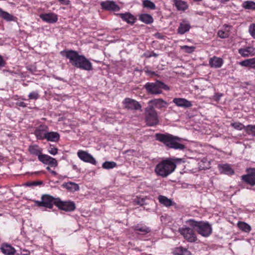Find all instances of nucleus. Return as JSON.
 <instances>
[{"mask_svg": "<svg viewBox=\"0 0 255 255\" xmlns=\"http://www.w3.org/2000/svg\"><path fill=\"white\" fill-rule=\"evenodd\" d=\"M52 196L45 194L41 197V201H35V204L39 207H45L46 208L52 209L53 205H55V200Z\"/></svg>", "mask_w": 255, "mask_h": 255, "instance_id": "nucleus-8", "label": "nucleus"}, {"mask_svg": "<svg viewBox=\"0 0 255 255\" xmlns=\"http://www.w3.org/2000/svg\"><path fill=\"white\" fill-rule=\"evenodd\" d=\"M142 4L144 7L153 10L156 8L155 4L149 0H143L142 1Z\"/></svg>", "mask_w": 255, "mask_h": 255, "instance_id": "nucleus-36", "label": "nucleus"}, {"mask_svg": "<svg viewBox=\"0 0 255 255\" xmlns=\"http://www.w3.org/2000/svg\"><path fill=\"white\" fill-rule=\"evenodd\" d=\"M125 108L128 110L141 111V106L139 103L135 100L126 98L123 102Z\"/></svg>", "mask_w": 255, "mask_h": 255, "instance_id": "nucleus-10", "label": "nucleus"}, {"mask_svg": "<svg viewBox=\"0 0 255 255\" xmlns=\"http://www.w3.org/2000/svg\"><path fill=\"white\" fill-rule=\"evenodd\" d=\"M39 95L38 92L34 91L29 93L28 98L30 100H36L38 99Z\"/></svg>", "mask_w": 255, "mask_h": 255, "instance_id": "nucleus-44", "label": "nucleus"}, {"mask_svg": "<svg viewBox=\"0 0 255 255\" xmlns=\"http://www.w3.org/2000/svg\"><path fill=\"white\" fill-rule=\"evenodd\" d=\"M0 17L6 21H16L17 18L0 8Z\"/></svg>", "mask_w": 255, "mask_h": 255, "instance_id": "nucleus-20", "label": "nucleus"}, {"mask_svg": "<svg viewBox=\"0 0 255 255\" xmlns=\"http://www.w3.org/2000/svg\"><path fill=\"white\" fill-rule=\"evenodd\" d=\"M73 168L74 169H76L77 168L76 165H74L73 166Z\"/></svg>", "mask_w": 255, "mask_h": 255, "instance_id": "nucleus-58", "label": "nucleus"}, {"mask_svg": "<svg viewBox=\"0 0 255 255\" xmlns=\"http://www.w3.org/2000/svg\"><path fill=\"white\" fill-rule=\"evenodd\" d=\"M134 202L137 204L139 205L140 206H143L145 204V199L144 198H136L134 200Z\"/></svg>", "mask_w": 255, "mask_h": 255, "instance_id": "nucleus-45", "label": "nucleus"}, {"mask_svg": "<svg viewBox=\"0 0 255 255\" xmlns=\"http://www.w3.org/2000/svg\"><path fill=\"white\" fill-rule=\"evenodd\" d=\"M247 175L252 177H255V168H251L247 169Z\"/></svg>", "mask_w": 255, "mask_h": 255, "instance_id": "nucleus-48", "label": "nucleus"}, {"mask_svg": "<svg viewBox=\"0 0 255 255\" xmlns=\"http://www.w3.org/2000/svg\"><path fill=\"white\" fill-rule=\"evenodd\" d=\"M62 186L71 192H75L79 190V185L74 182H69L63 184Z\"/></svg>", "mask_w": 255, "mask_h": 255, "instance_id": "nucleus-26", "label": "nucleus"}, {"mask_svg": "<svg viewBox=\"0 0 255 255\" xmlns=\"http://www.w3.org/2000/svg\"><path fill=\"white\" fill-rule=\"evenodd\" d=\"M62 56L69 60V62L74 67L86 71L92 70L91 62L82 55L73 50H63L60 52Z\"/></svg>", "mask_w": 255, "mask_h": 255, "instance_id": "nucleus-1", "label": "nucleus"}, {"mask_svg": "<svg viewBox=\"0 0 255 255\" xmlns=\"http://www.w3.org/2000/svg\"><path fill=\"white\" fill-rule=\"evenodd\" d=\"M18 105L20 107H26V104L23 102H19L18 103Z\"/></svg>", "mask_w": 255, "mask_h": 255, "instance_id": "nucleus-56", "label": "nucleus"}, {"mask_svg": "<svg viewBox=\"0 0 255 255\" xmlns=\"http://www.w3.org/2000/svg\"><path fill=\"white\" fill-rule=\"evenodd\" d=\"M176 167V165L173 161L170 159H166L158 163L154 171L157 175L164 178L171 174Z\"/></svg>", "mask_w": 255, "mask_h": 255, "instance_id": "nucleus-3", "label": "nucleus"}, {"mask_svg": "<svg viewBox=\"0 0 255 255\" xmlns=\"http://www.w3.org/2000/svg\"><path fill=\"white\" fill-rule=\"evenodd\" d=\"M102 8L113 11H119L120 7L113 1H106L101 3Z\"/></svg>", "mask_w": 255, "mask_h": 255, "instance_id": "nucleus-14", "label": "nucleus"}, {"mask_svg": "<svg viewBox=\"0 0 255 255\" xmlns=\"http://www.w3.org/2000/svg\"><path fill=\"white\" fill-rule=\"evenodd\" d=\"M39 16L43 21L50 23H55L58 20L57 15L53 13L41 14Z\"/></svg>", "mask_w": 255, "mask_h": 255, "instance_id": "nucleus-16", "label": "nucleus"}, {"mask_svg": "<svg viewBox=\"0 0 255 255\" xmlns=\"http://www.w3.org/2000/svg\"><path fill=\"white\" fill-rule=\"evenodd\" d=\"M144 56H145L146 58H150L152 56L154 57H157L158 56V54L154 52V51L146 52L144 54Z\"/></svg>", "mask_w": 255, "mask_h": 255, "instance_id": "nucleus-47", "label": "nucleus"}, {"mask_svg": "<svg viewBox=\"0 0 255 255\" xmlns=\"http://www.w3.org/2000/svg\"><path fill=\"white\" fill-rule=\"evenodd\" d=\"M48 165L51 167H56L58 165L57 161L55 158L51 157L50 158Z\"/></svg>", "mask_w": 255, "mask_h": 255, "instance_id": "nucleus-46", "label": "nucleus"}, {"mask_svg": "<svg viewBox=\"0 0 255 255\" xmlns=\"http://www.w3.org/2000/svg\"><path fill=\"white\" fill-rule=\"evenodd\" d=\"M229 0H221V2H226V1H228Z\"/></svg>", "mask_w": 255, "mask_h": 255, "instance_id": "nucleus-57", "label": "nucleus"}, {"mask_svg": "<svg viewBox=\"0 0 255 255\" xmlns=\"http://www.w3.org/2000/svg\"><path fill=\"white\" fill-rule=\"evenodd\" d=\"M120 17L125 21L127 22L128 23L133 24L134 22V16L128 13H120Z\"/></svg>", "mask_w": 255, "mask_h": 255, "instance_id": "nucleus-30", "label": "nucleus"}, {"mask_svg": "<svg viewBox=\"0 0 255 255\" xmlns=\"http://www.w3.org/2000/svg\"><path fill=\"white\" fill-rule=\"evenodd\" d=\"M219 170L221 173L227 175H232L234 173V170L231 168L230 165L226 164L220 165L219 166Z\"/></svg>", "mask_w": 255, "mask_h": 255, "instance_id": "nucleus-23", "label": "nucleus"}, {"mask_svg": "<svg viewBox=\"0 0 255 255\" xmlns=\"http://www.w3.org/2000/svg\"><path fill=\"white\" fill-rule=\"evenodd\" d=\"M117 166L114 161H105L102 164V167L106 169H113Z\"/></svg>", "mask_w": 255, "mask_h": 255, "instance_id": "nucleus-37", "label": "nucleus"}, {"mask_svg": "<svg viewBox=\"0 0 255 255\" xmlns=\"http://www.w3.org/2000/svg\"><path fill=\"white\" fill-rule=\"evenodd\" d=\"M148 106H152L153 108L155 107L157 109H161L162 108H165L167 103L162 99H157L149 101L148 102Z\"/></svg>", "mask_w": 255, "mask_h": 255, "instance_id": "nucleus-13", "label": "nucleus"}, {"mask_svg": "<svg viewBox=\"0 0 255 255\" xmlns=\"http://www.w3.org/2000/svg\"><path fill=\"white\" fill-rule=\"evenodd\" d=\"M46 169H47L48 171H50L52 174H53V175H56V174H57V173H56L55 171H53V170H51L49 166H47V167H46Z\"/></svg>", "mask_w": 255, "mask_h": 255, "instance_id": "nucleus-55", "label": "nucleus"}, {"mask_svg": "<svg viewBox=\"0 0 255 255\" xmlns=\"http://www.w3.org/2000/svg\"><path fill=\"white\" fill-rule=\"evenodd\" d=\"M191 228L183 226L182 227L178 229V232L187 242L194 243L197 241V238L195 231Z\"/></svg>", "mask_w": 255, "mask_h": 255, "instance_id": "nucleus-7", "label": "nucleus"}, {"mask_svg": "<svg viewBox=\"0 0 255 255\" xmlns=\"http://www.w3.org/2000/svg\"><path fill=\"white\" fill-rule=\"evenodd\" d=\"M191 28L190 23L186 20L183 21L180 23L178 28V33L180 34H184L188 31Z\"/></svg>", "mask_w": 255, "mask_h": 255, "instance_id": "nucleus-19", "label": "nucleus"}, {"mask_svg": "<svg viewBox=\"0 0 255 255\" xmlns=\"http://www.w3.org/2000/svg\"><path fill=\"white\" fill-rule=\"evenodd\" d=\"M222 96L223 94L222 93H216L214 96V99L216 101H219Z\"/></svg>", "mask_w": 255, "mask_h": 255, "instance_id": "nucleus-51", "label": "nucleus"}, {"mask_svg": "<svg viewBox=\"0 0 255 255\" xmlns=\"http://www.w3.org/2000/svg\"><path fill=\"white\" fill-rule=\"evenodd\" d=\"M237 225L238 228L243 232L249 233L251 230V227L248 224L244 222L239 221Z\"/></svg>", "mask_w": 255, "mask_h": 255, "instance_id": "nucleus-33", "label": "nucleus"}, {"mask_svg": "<svg viewBox=\"0 0 255 255\" xmlns=\"http://www.w3.org/2000/svg\"><path fill=\"white\" fill-rule=\"evenodd\" d=\"M0 250L2 253L6 255H13L15 252L14 248L7 244L2 245Z\"/></svg>", "mask_w": 255, "mask_h": 255, "instance_id": "nucleus-21", "label": "nucleus"}, {"mask_svg": "<svg viewBox=\"0 0 255 255\" xmlns=\"http://www.w3.org/2000/svg\"><path fill=\"white\" fill-rule=\"evenodd\" d=\"M159 202L166 207H170L173 205V202L171 199L162 195L158 196Z\"/></svg>", "mask_w": 255, "mask_h": 255, "instance_id": "nucleus-28", "label": "nucleus"}, {"mask_svg": "<svg viewBox=\"0 0 255 255\" xmlns=\"http://www.w3.org/2000/svg\"><path fill=\"white\" fill-rule=\"evenodd\" d=\"M242 180L248 184L254 186L255 185V177H252L247 174L242 175Z\"/></svg>", "mask_w": 255, "mask_h": 255, "instance_id": "nucleus-29", "label": "nucleus"}, {"mask_svg": "<svg viewBox=\"0 0 255 255\" xmlns=\"http://www.w3.org/2000/svg\"><path fill=\"white\" fill-rule=\"evenodd\" d=\"M139 19L146 24H151L153 21L152 16L149 14H141L139 16Z\"/></svg>", "mask_w": 255, "mask_h": 255, "instance_id": "nucleus-27", "label": "nucleus"}, {"mask_svg": "<svg viewBox=\"0 0 255 255\" xmlns=\"http://www.w3.org/2000/svg\"><path fill=\"white\" fill-rule=\"evenodd\" d=\"M242 6L245 9L255 11V2L254 1H245L243 2Z\"/></svg>", "mask_w": 255, "mask_h": 255, "instance_id": "nucleus-31", "label": "nucleus"}, {"mask_svg": "<svg viewBox=\"0 0 255 255\" xmlns=\"http://www.w3.org/2000/svg\"><path fill=\"white\" fill-rule=\"evenodd\" d=\"M175 5L178 10H184L187 8L186 3L180 0H175Z\"/></svg>", "mask_w": 255, "mask_h": 255, "instance_id": "nucleus-35", "label": "nucleus"}, {"mask_svg": "<svg viewBox=\"0 0 255 255\" xmlns=\"http://www.w3.org/2000/svg\"><path fill=\"white\" fill-rule=\"evenodd\" d=\"M245 131L249 135L255 136V125H249L246 127Z\"/></svg>", "mask_w": 255, "mask_h": 255, "instance_id": "nucleus-38", "label": "nucleus"}, {"mask_svg": "<svg viewBox=\"0 0 255 255\" xmlns=\"http://www.w3.org/2000/svg\"><path fill=\"white\" fill-rule=\"evenodd\" d=\"M28 151L31 154L37 156L38 158L42 154V150L37 145H31L29 146Z\"/></svg>", "mask_w": 255, "mask_h": 255, "instance_id": "nucleus-22", "label": "nucleus"}, {"mask_svg": "<svg viewBox=\"0 0 255 255\" xmlns=\"http://www.w3.org/2000/svg\"><path fill=\"white\" fill-rule=\"evenodd\" d=\"M209 63V65L211 67L218 68L222 66L223 64V60L221 58L213 56L210 59Z\"/></svg>", "mask_w": 255, "mask_h": 255, "instance_id": "nucleus-18", "label": "nucleus"}, {"mask_svg": "<svg viewBox=\"0 0 255 255\" xmlns=\"http://www.w3.org/2000/svg\"><path fill=\"white\" fill-rule=\"evenodd\" d=\"M145 120L149 126H154L158 123L157 113L152 106L145 109Z\"/></svg>", "mask_w": 255, "mask_h": 255, "instance_id": "nucleus-6", "label": "nucleus"}, {"mask_svg": "<svg viewBox=\"0 0 255 255\" xmlns=\"http://www.w3.org/2000/svg\"><path fill=\"white\" fill-rule=\"evenodd\" d=\"M185 223L190 227L196 229L198 233L202 237H208L212 233V226L208 222L189 219L186 221Z\"/></svg>", "mask_w": 255, "mask_h": 255, "instance_id": "nucleus-4", "label": "nucleus"}, {"mask_svg": "<svg viewBox=\"0 0 255 255\" xmlns=\"http://www.w3.org/2000/svg\"><path fill=\"white\" fill-rule=\"evenodd\" d=\"M173 102L178 107L187 108L192 106L191 102L185 99L176 98L173 99Z\"/></svg>", "mask_w": 255, "mask_h": 255, "instance_id": "nucleus-15", "label": "nucleus"}, {"mask_svg": "<svg viewBox=\"0 0 255 255\" xmlns=\"http://www.w3.org/2000/svg\"><path fill=\"white\" fill-rule=\"evenodd\" d=\"M60 135L57 132H47L45 139L48 141L57 142L59 140Z\"/></svg>", "mask_w": 255, "mask_h": 255, "instance_id": "nucleus-24", "label": "nucleus"}, {"mask_svg": "<svg viewBox=\"0 0 255 255\" xmlns=\"http://www.w3.org/2000/svg\"><path fill=\"white\" fill-rule=\"evenodd\" d=\"M218 35L221 38H226L229 36L230 33H229V30H220L218 31Z\"/></svg>", "mask_w": 255, "mask_h": 255, "instance_id": "nucleus-41", "label": "nucleus"}, {"mask_svg": "<svg viewBox=\"0 0 255 255\" xmlns=\"http://www.w3.org/2000/svg\"><path fill=\"white\" fill-rule=\"evenodd\" d=\"M47 128V127L45 125H41L38 127L34 131L36 138L39 140L45 139Z\"/></svg>", "mask_w": 255, "mask_h": 255, "instance_id": "nucleus-12", "label": "nucleus"}, {"mask_svg": "<svg viewBox=\"0 0 255 255\" xmlns=\"http://www.w3.org/2000/svg\"><path fill=\"white\" fill-rule=\"evenodd\" d=\"M146 92L152 95H159L162 93V90H169V87L163 82L156 80L154 83L147 82L144 86Z\"/></svg>", "mask_w": 255, "mask_h": 255, "instance_id": "nucleus-5", "label": "nucleus"}, {"mask_svg": "<svg viewBox=\"0 0 255 255\" xmlns=\"http://www.w3.org/2000/svg\"><path fill=\"white\" fill-rule=\"evenodd\" d=\"M231 126L233 127L234 128L238 130H242L244 129L245 130V128L246 126H245L242 123H232L231 124Z\"/></svg>", "mask_w": 255, "mask_h": 255, "instance_id": "nucleus-40", "label": "nucleus"}, {"mask_svg": "<svg viewBox=\"0 0 255 255\" xmlns=\"http://www.w3.org/2000/svg\"><path fill=\"white\" fill-rule=\"evenodd\" d=\"M48 151L50 154L55 155L57 153L58 149L54 146L50 145L48 149Z\"/></svg>", "mask_w": 255, "mask_h": 255, "instance_id": "nucleus-42", "label": "nucleus"}, {"mask_svg": "<svg viewBox=\"0 0 255 255\" xmlns=\"http://www.w3.org/2000/svg\"><path fill=\"white\" fill-rule=\"evenodd\" d=\"M174 252L177 255H191V252L187 249L182 247L176 248Z\"/></svg>", "mask_w": 255, "mask_h": 255, "instance_id": "nucleus-34", "label": "nucleus"}, {"mask_svg": "<svg viewBox=\"0 0 255 255\" xmlns=\"http://www.w3.org/2000/svg\"><path fill=\"white\" fill-rule=\"evenodd\" d=\"M134 230L136 231H139L142 233V234H146L150 232L149 228L146 226L137 224L134 227Z\"/></svg>", "mask_w": 255, "mask_h": 255, "instance_id": "nucleus-32", "label": "nucleus"}, {"mask_svg": "<svg viewBox=\"0 0 255 255\" xmlns=\"http://www.w3.org/2000/svg\"><path fill=\"white\" fill-rule=\"evenodd\" d=\"M79 158L84 162L91 163L93 165H96L97 161L96 159L86 151L80 150L77 153Z\"/></svg>", "mask_w": 255, "mask_h": 255, "instance_id": "nucleus-11", "label": "nucleus"}, {"mask_svg": "<svg viewBox=\"0 0 255 255\" xmlns=\"http://www.w3.org/2000/svg\"><path fill=\"white\" fill-rule=\"evenodd\" d=\"M51 157L47 155V154H41V155L39 156L38 159L40 161L42 162L44 164H48L49 161L50 160V158H51Z\"/></svg>", "mask_w": 255, "mask_h": 255, "instance_id": "nucleus-39", "label": "nucleus"}, {"mask_svg": "<svg viewBox=\"0 0 255 255\" xmlns=\"http://www.w3.org/2000/svg\"><path fill=\"white\" fill-rule=\"evenodd\" d=\"M239 53L244 57L253 56L255 54V49L253 47L241 48L239 49Z\"/></svg>", "mask_w": 255, "mask_h": 255, "instance_id": "nucleus-17", "label": "nucleus"}, {"mask_svg": "<svg viewBox=\"0 0 255 255\" xmlns=\"http://www.w3.org/2000/svg\"><path fill=\"white\" fill-rule=\"evenodd\" d=\"M224 31L229 30V33H230V29L232 27V26L229 25H224Z\"/></svg>", "mask_w": 255, "mask_h": 255, "instance_id": "nucleus-54", "label": "nucleus"}, {"mask_svg": "<svg viewBox=\"0 0 255 255\" xmlns=\"http://www.w3.org/2000/svg\"><path fill=\"white\" fill-rule=\"evenodd\" d=\"M249 32L251 35L255 38V24L251 25L249 28Z\"/></svg>", "mask_w": 255, "mask_h": 255, "instance_id": "nucleus-49", "label": "nucleus"}, {"mask_svg": "<svg viewBox=\"0 0 255 255\" xmlns=\"http://www.w3.org/2000/svg\"><path fill=\"white\" fill-rule=\"evenodd\" d=\"M55 205L59 209L66 212L73 211L76 208L75 204L74 202L71 201H62L59 198L56 199Z\"/></svg>", "mask_w": 255, "mask_h": 255, "instance_id": "nucleus-9", "label": "nucleus"}, {"mask_svg": "<svg viewBox=\"0 0 255 255\" xmlns=\"http://www.w3.org/2000/svg\"><path fill=\"white\" fill-rule=\"evenodd\" d=\"M182 49L185 50L186 52L191 53L195 50V47L194 46L184 45L182 46Z\"/></svg>", "mask_w": 255, "mask_h": 255, "instance_id": "nucleus-43", "label": "nucleus"}, {"mask_svg": "<svg viewBox=\"0 0 255 255\" xmlns=\"http://www.w3.org/2000/svg\"><path fill=\"white\" fill-rule=\"evenodd\" d=\"M5 65V62L3 60L2 57L0 55V68L3 67Z\"/></svg>", "mask_w": 255, "mask_h": 255, "instance_id": "nucleus-52", "label": "nucleus"}, {"mask_svg": "<svg viewBox=\"0 0 255 255\" xmlns=\"http://www.w3.org/2000/svg\"><path fill=\"white\" fill-rule=\"evenodd\" d=\"M42 184V182L41 181H39L27 182L26 183V185L27 186H36V185H41Z\"/></svg>", "mask_w": 255, "mask_h": 255, "instance_id": "nucleus-50", "label": "nucleus"}, {"mask_svg": "<svg viewBox=\"0 0 255 255\" xmlns=\"http://www.w3.org/2000/svg\"><path fill=\"white\" fill-rule=\"evenodd\" d=\"M156 139L163 143L166 146L174 149L184 150L185 146L179 142L180 138L170 134H156Z\"/></svg>", "mask_w": 255, "mask_h": 255, "instance_id": "nucleus-2", "label": "nucleus"}, {"mask_svg": "<svg viewBox=\"0 0 255 255\" xmlns=\"http://www.w3.org/2000/svg\"><path fill=\"white\" fill-rule=\"evenodd\" d=\"M239 64L242 66L255 69V58L246 59L241 61Z\"/></svg>", "mask_w": 255, "mask_h": 255, "instance_id": "nucleus-25", "label": "nucleus"}, {"mask_svg": "<svg viewBox=\"0 0 255 255\" xmlns=\"http://www.w3.org/2000/svg\"><path fill=\"white\" fill-rule=\"evenodd\" d=\"M61 4L68 5L70 4V1L69 0H58Z\"/></svg>", "mask_w": 255, "mask_h": 255, "instance_id": "nucleus-53", "label": "nucleus"}]
</instances>
